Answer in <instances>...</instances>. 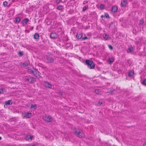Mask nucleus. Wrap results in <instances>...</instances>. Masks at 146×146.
<instances>
[{
	"label": "nucleus",
	"instance_id": "1",
	"mask_svg": "<svg viewBox=\"0 0 146 146\" xmlns=\"http://www.w3.org/2000/svg\"><path fill=\"white\" fill-rule=\"evenodd\" d=\"M28 71L29 74L35 76L37 78H39L40 77V73L39 72L34 68H28Z\"/></svg>",
	"mask_w": 146,
	"mask_h": 146
},
{
	"label": "nucleus",
	"instance_id": "2",
	"mask_svg": "<svg viewBox=\"0 0 146 146\" xmlns=\"http://www.w3.org/2000/svg\"><path fill=\"white\" fill-rule=\"evenodd\" d=\"M74 134L76 136L80 138H84L85 137V134L83 131H77L76 128L74 129Z\"/></svg>",
	"mask_w": 146,
	"mask_h": 146
},
{
	"label": "nucleus",
	"instance_id": "3",
	"mask_svg": "<svg viewBox=\"0 0 146 146\" xmlns=\"http://www.w3.org/2000/svg\"><path fill=\"white\" fill-rule=\"evenodd\" d=\"M86 64L87 65L88 68L90 69H94L95 67V64L92 61L89 60H86Z\"/></svg>",
	"mask_w": 146,
	"mask_h": 146
},
{
	"label": "nucleus",
	"instance_id": "4",
	"mask_svg": "<svg viewBox=\"0 0 146 146\" xmlns=\"http://www.w3.org/2000/svg\"><path fill=\"white\" fill-rule=\"evenodd\" d=\"M25 80L26 81L29 82H34L36 81L35 78L30 76H26L25 78Z\"/></svg>",
	"mask_w": 146,
	"mask_h": 146
},
{
	"label": "nucleus",
	"instance_id": "5",
	"mask_svg": "<svg viewBox=\"0 0 146 146\" xmlns=\"http://www.w3.org/2000/svg\"><path fill=\"white\" fill-rule=\"evenodd\" d=\"M50 37L52 39H54L56 38H58V35L56 34V33H52L50 34Z\"/></svg>",
	"mask_w": 146,
	"mask_h": 146
},
{
	"label": "nucleus",
	"instance_id": "6",
	"mask_svg": "<svg viewBox=\"0 0 146 146\" xmlns=\"http://www.w3.org/2000/svg\"><path fill=\"white\" fill-rule=\"evenodd\" d=\"M29 20L28 18H25L23 19L21 21V23L22 24V26H25L26 24L29 22Z\"/></svg>",
	"mask_w": 146,
	"mask_h": 146
},
{
	"label": "nucleus",
	"instance_id": "7",
	"mask_svg": "<svg viewBox=\"0 0 146 146\" xmlns=\"http://www.w3.org/2000/svg\"><path fill=\"white\" fill-rule=\"evenodd\" d=\"M46 62L48 63H52L54 61L52 57L49 56H46Z\"/></svg>",
	"mask_w": 146,
	"mask_h": 146
},
{
	"label": "nucleus",
	"instance_id": "8",
	"mask_svg": "<svg viewBox=\"0 0 146 146\" xmlns=\"http://www.w3.org/2000/svg\"><path fill=\"white\" fill-rule=\"evenodd\" d=\"M44 119L46 121L48 122H51L52 121V118L50 115L46 116L44 117Z\"/></svg>",
	"mask_w": 146,
	"mask_h": 146
},
{
	"label": "nucleus",
	"instance_id": "9",
	"mask_svg": "<svg viewBox=\"0 0 146 146\" xmlns=\"http://www.w3.org/2000/svg\"><path fill=\"white\" fill-rule=\"evenodd\" d=\"M31 113L26 112L25 113L24 117L27 118H29L31 117Z\"/></svg>",
	"mask_w": 146,
	"mask_h": 146
},
{
	"label": "nucleus",
	"instance_id": "10",
	"mask_svg": "<svg viewBox=\"0 0 146 146\" xmlns=\"http://www.w3.org/2000/svg\"><path fill=\"white\" fill-rule=\"evenodd\" d=\"M43 85L44 86L50 88H52V85L49 83H44Z\"/></svg>",
	"mask_w": 146,
	"mask_h": 146
},
{
	"label": "nucleus",
	"instance_id": "11",
	"mask_svg": "<svg viewBox=\"0 0 146 146\" xmlns=\"http://www.w3.org/2000/svg\"><path fill=\"white\" fill-rule=\"evenodd\" d=\"M117 9L118 8L117 6L115 5L113 6L112 8L111 11L113 12H115L117 11Z\"/></svg>",
	"mask_w": 146,
	"mask_h": 146
},
{
	"label": "nucleus",
	"instance_id": "12",
	"mask_svg": "<svg viewBox=\"0 0 146 146\" xmlns=\"http://www.w3.org/2000/svg\"><path fill=\"white\" fill-rule=\"evenodd\" d=\"M127 1L126 0H122L121 2V5L122 7L125 6L127 4Z\"/></svg>",
	"mask_w": 146,
	"mask_h": 146
},
{
	"label": "nucleus",
	"instance_id": "13",
	"mask_svg": "<svg viewBox=\"0 0 146 146\" xmlns=\"http://www.w3.org/2000/svg\"><path fill=\"white\" fill-rule=\"evenodd\" d=\"M5 103L6 105H11L12 104L13 102L11 100H9L5 101Z\"/></svg>",
	"mask_w": 146,
	"mask_h": 146
},
{
	"label": "nucleus",
	"instance_id": "14",
	"mask_svg": "<svg viewBox=\"0 0 146 146\" xmlns=\"http://www.w3.org/2000/svg\"><path fill=\"white\" fill-rule=\"evenodd\" d=\"M21 21V19L19 17H17L15 19L14 21V23L15 24H17L19 23Z\"/></svg>",
	"mask_w": 146,
	"mask_h": 146
},
{
	"label": "nucleus",
	"instance_id": "15",
	"mask_svg": "<svg viewBox=\"0 0 146 146\" xmlns=\"http://www.w3.org/2000/svg\"><path fill=\"white\" fill-rule=\"evenodd\" d=\"M83 34L82 33H78L77 35L76 36L77 38L78 39H82V38Z\"/></svg>",
	"mask_w": 146,
	"mask_h": 146
},
{
	"label": "nucleus",
	"instance_id": "16",
	"mask_svg": "<svg viewBox=\"0 0 146 146\" xmlns=\"http://www.w3.org/2000/svg\"><path fill=\"white\" fill-rule=\"evenodd\" d=\"M134 74V72L133 70H130L128 73V76L129 77H131Z\"/></svg>",
	"mask_w": 146,
	"mask_h": 146
},
{
	"label": "nucleus",
	"instance_id": "17",
	"mask_svg": "<svg viewBox=\"0 0 146 146\" xmlns=\"http://www.w3.org/2000/svg\"><path fill=\"white\" fill-rule=\"evenodd\" d=\"M33 137V136L31 135H27L26 137V140H29V139L32 140Z\"/></svg>",
	"mask_w": 146,
	"mask_h": 146
},
{
	"label": "nucleus",
	"instance_id": "18",
	"mask_svg": "<svg viewBox=\"0 0 146 146\" xmlns=\"http://www.w3.org/2000/svg\"><path fill=\"white\" fill-rule=\"evenodd\" d=\"M39 35L38 33H36L34 35V38L35 39H39Z\"/></svg>",
	"mask_w": 146,
	"mask_h": 146
},
{
	"label": "nucleus",
	"instance_id": "19",
	"mask_svg": "<svg viewBox=\"0 0 146 146\" xmlns=\"http://www.w3.org/2000/svg\"><path fill=\"white\" fill-rule=\"evenodd\" d=\"M37 105L36 104H32L31 105V109H34V110H35L37 108Z\"/></svg>",
	"mask_w": 146,
	"mask_h": 146
},
{
	"label": "nucleus",
	"instance_id": "20",
	"mask_svg": "<svg viewBox=\"0 0 146 146\" xmlns=\"http://www.w3.org/2000/svg\"><path fill=\"white\" fill-rule=\"evenodd\" d=\"M109 62V63L110 64H111L114 61V58H109L108 59Z\"/></svg>",
	"mask_w": 146,
	"mask_h": 146
},
{
	"label": "nucleus",
	"instance_id": "21",
	"mask_svg": "<svg viewBox=\"0 0 146 146\" xmlns=\"http://www.w3.org/2000/svg\"><path fill=\"white\" fill-rule=\"evenodd\" d=\"M57 93L58 94L59 96H62L64 94V93L61 91H59V92H57Z\"/></svg>",
	"mask_w": 146,
	"mask_h": 146
},
{
	"label": "nucleus",
	"instance_id": "22",
	"mask_svg": "<svg viewBox=\"0 0 146 146\" xmlns=\"http://www.w3.org/2000/svg\"><path fill=\"white\" fill-rule=\"evenodd\" d=\"M88 8V6L87 5L84 6L82 9V11L84 12Z\"/></svg>",
	"mask_w": 146,
	"mask_h": 146
},
{
	"label": "nucleus",
	"instance_id": "23",
	"mask_svg": "<svg viewBox=\"0 0 146 146\" xmlns=\"http://www.w3.org/2000/svg\"><path fill=\"white\" fill-rule=\"evenodd\" d=\"M29 64L30 63L29 62H26L23 64V66H29Z\"/></svg>",
	"mask_w": 146,
	"mask_h": 146
},
{
	"label": "nucleus",
	"instance_id": "24",
	"mask_svg": "<svg viewBox=\"0 0 146 146\" xmlns=\"http://www.w3.org/2000/svg\"><path fill=\"white\" fill-rule=\"evenodd\" d=\"M18 54L19 57L23 55V52L22 51H20L19 52Z\"/></svg>",
	"mask_w": 146,
	"mask_h": 146
},
{
	"label": "nucleus",
	"instance_id": "25",
	"mask_svg": "<svg viewBox=\"0 0 146 146\" xmlns=\"http://www.w3.org/2000/svg\"><path fill=\"white\" fill-rule=\"evenodd\" d=\"M97 94H99L101 92V91L99 89H96L94 91Z\"/></svg>",
	"mask_w": 146,
	"mask_h": 146
},
{
	"label": "nucleus",
	"instance_id": "26",
	"mask_svg": "<svg viewBox=\"0 0 146 146\" xmlns=\"http://www.w3.org/2000/svg\"><path fill=\"white\" fill-rule=\"evenodd\" d=\"M63 6L62 5H59L57 8V9L58 10H61L62 9Z\"/></svg>",
	"mask_w": 146,
	"mask_h": 146
},
{
	"label": "nucleus",
	"instance_id": "27",
	"mask_svg": "<svg viewBox=\"0 0 146 146\" xmlns=\"http://www.w3.org/2000/svg\"><path fill=\"white\" fill-rule=\"evenodd\" d=\"M128 50H129V51L131 52H132L133 50V47L131 46L128 47Z\"/></svg>",
	"mask_w": 146,
	"mask_h": 146
},
{
	"label": "nucleus",
	"instance_id": "28",
	"mask_svg": "<svg viewBox=\"0 0 146 146\" xmlns=\"http://www.w3.org/2000/svg\"><path fill=\"white\" fill-rule=\"evenodd\" d=\"M4 90H5V89L4 88H0V94H3Z\"/></svg>",
	"mask_w": 146,
	"mask_h": 146
},
{
	"label": "nucleus",
	"instance_id": "29",
	"mask_svg": "<svg viewBox=\"0 0 146 146\" xmlns=\"http://www.w3.org/2000/svg\"><path fill=\"white\" fill-rule=\"evenodd\" d=\"M103 37L106 40L108 38V36L107 35L105 34L103 35Z\"/></svg>",
	"mask_w": 146,
	"mask_h": 146
},
{
	"label": "nucleus",
	"instance_id": "30",
	"mask_svg": "<svg viewBox=\"0 0 146 146\" xmlns=\"http://www.w3.org/2000/svg\"><path fill=\"white\" fill-rule=\"evenodd\" d=\"M115 90V89H114V90H112V89L110 90V91H109V92H108L110 94H111V95H113V92Z\"/></svg>",
	"mask_w": 146,
	"mask_h": 146
},
{
	"label": "nucleus",
	"instance_id": "31",
	"mask_svg": "<svg viewBox=\"0 0 146 146\" xmlns=\"http://www.w3.org/2000/svg\"><path fill=\"white\" fill-rule=\"evenodd\" d=\"M8 3L6 1H5L3 2V5L5 7H7V5Z\"/></svg>",
	"mask_w": 146,
	"mask_h": 146
},
{
	"label": "nucleus",
	"instance_id": "32",
	"mask_svg": "<svg viewBox=\"0 0 146 146\" xmlns=\"http://www.w3.org/2000/svg\"><path fill=\"white\" fill-rule=\"evenodd\" d=\"M139 24L143 25V19H141L139 21Z\"/></svg>",
	"mask_w": 146,
	"mask_h": 146
},
{
	"label": "nucleus",
	"instance_id": "33",
	"mask_svg": "<svg viewBox=\"0 0 146 146\" xmlns=\"http://www.w3.org/2000/svg\"><path fill=\"white\" fill-rule=\"evenodd\" d=\"M104 5L102 4H101L100 6V8L102 10L104 9Z\"/></svg>",
	"mask_w": 146,
	"mask_h": 146
},
{
	"label": "nucleus",
	"instance_id": "34",
	"mask_svg": "<svg viewBox=\"0 0 146 146\" xmlns=\"http://www.w3.org/2000/svg\"><path fill=\"white\" fill-rule=\"evenodd\" d=\"M88 38L87 36H85L84 37H82V40H84L86 39H88Z\"/></svg>",
	"mask_w": 146,
	"mask_h": 146
},
{
	"label": "nucleus",
	"instance_id": "35",
	"mask_svg": "<svg viewBox=\"0 0 146 146\" xmlns=\"http://www.w3.org/2000/svg\"><path fill=\"white\" fill-rule=\"evenodd\" d=\"M109 48L111 50H112L113 49V48L112 46L111 45H108Z\"/></svg>",
	"mask_w": 146,
	"mask_h": 146
},
{
	"label": "nucleus",
	"instance_id": "36",
	"mask_svg": "<svg viewBox=\"0 0 146 146\" xmlns=\"http://www.w3.org/2000/svg\"><path fill=\"white\" fill-rule=\"evenodd\" d=\"M105 17H106V18H108L109 17V15L107 13L105 14Z\"/></svg>",
	"mask_w": 146,
	"mask_h": 146
},
{
	"label": "nucleus",
	"instance_id": "37",
	"mask_svg": "<svg viewBox=\"0 0 146 146\" xmlns=\"http://www.w3.org/2000/svg\"><path fill=\"white\" fill-rule=\"evenodd\" d=\"M61 1V0H56V3L57 4L59 3Z\"/></svg>",
	"mask_w": 146,
	"mask_h": 146
},
{
	"label": "nucleus",
	"instance_id": "38",
	"mask_svg": "<svg viewBox=\"0 0 146 146\" xmlns=\"http://www.w3.org/2000/svg\"><path fill=\"white\" fill-rule=\"evenodd\" d=\"M98 104L99 105L101 106L102 104V102L99 101L98 102Z\"/></svg>",
	"mask_w": 146,
	"mask_h": 146
},
{
	"label": "nucleus",
	"instance_id": "39",
	"mask_svg": "<svg viewBox=\"0 0 146 146\" xmlns=\"http://www.w3.org/2000/svg\"><path fill=\"white\" fill-rule=\"evenodd\" d=\"M142 85L146 86V83H141Z\"/></svg>",
	"mask_w": 146,
	"mask_h": 146
},
{
	"label": "nucleus",
	"instance_id": "40",
	"mask_svg": "<svg viewBox=\"0 0 146 146\" xmlns=\"http://www.w3.org/2000/svg\"><path fill=\"white\" fill-rule=\"evenodd\" d=\"M142 82H146V78Z\"/></svg>",
	"mask_w": 146,
	"mask_h": 146
},
{
	"label": "nucleus",
	"instance_id": "41",
	"mask_svg": "<svg viewBox=\"0 0 146 146\" xmlns=\"http://www.w3.org/2000/svg\"><path fill=\"white\" fill-rule=\"evenodd\" d=\"M143 146H146V142L143 144Z\"/></svg>",
	"mask_w": 146,
	"mask_h": 146
},
{
	"label": "nucleus",
	"instance_id": "42",
	"mask_svg": "<svg viewBox=\"0 0 146 146\" xmlns=\"http://www.w3.org/2000/svg\"><path fill=\"white\" fill-rule=\"evenodd\" d=\"M101 18H102L104 17V16L102 15H101Z\"/></svg>",
	"mask_w": 146,
	"mask_h": 146
},
{
	"label": "nucleus",
	"instance_id": "43",
	"mask_svg": "<svg viewBox=\"0 0 146 146\" xmlns=\"http://www.w3.org/2000/svg\"><path fill=\"white\" fill-rule=\"evenodd\" d=\"M2 139V137H1L0 136V140Z\"/></svg>",
	"mask_w": 146,
	"mask_h": 146
}]
</instances>
